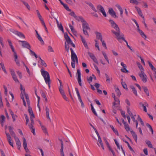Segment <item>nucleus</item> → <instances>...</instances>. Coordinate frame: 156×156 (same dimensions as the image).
Segmentation results:
<instances>
[{
    "mask_svg": "<svg viewBox=\"0 0 156 156\" xmlns=\"http://www.w3.org/2000/svg\"><path fill=\"white\" fill-rule=\"evenodd\" d=\"M41 72L46 83L48 84V87L50 89V88L51 80L49 73L46 71L44 70L43 69H41Z\"/></svg>",
    "mask_w": 156,
    "mask_h": 156,
    "instance_id": "obj_1",
    "label": "nucleus"
},
{
    "mask_svg": "<svg viewBox=\"0 0 156 156\" xmlns=\"http://www.w3.org/2000/svg\"><path fill=\"white\" fill-rule=\"evenodd\" d=\"M112 27L115 29L116 32L114 30H112V32L116 36H119L120 34V29L118 25L112 20H109Z\"/></svg>",
    "mask_w": 156,
    "mask_h": 156,
    "instance_id": "obj_2",
    "label": "nucleus"
},
{
    "mask_svg": "<svg viewBox=\"0 0 156 156\" xmlns=\"http://www.w3.org/2000/svg\"><path fill=\"white\" fill-rule=\"evenodd\" d=\"M82 28L84 34L87 37H88L89 35L88 33L87 30H89L90 31V29L88 23L82 25Z\"/></svg>",
    "mask_w": 156,
    "mask_h": 156,
    "instance_id": "obj_3",
    "label": "nucleus"
},
{
    "mask_svg": "<svg viewBox=\"0 0 156 156\" xmlns=\"http://www.w3.org/2000/svg\"><path fill=\"white\" fill-rule=\"evenodd\" d=\"M140 77L141 78L142 81L144 83H146L147 81V77L146 75L144 73V71H141V72L139 74Z\"/></svg>",
    "mask_w": 156,
    "mask_h": 156,
    "instance_id": "obj_4",
    "label": "nucleus"
},
{
    "mask_svg": "<svg viewBox=\"0 0 156 156\" xmlns=\"http://www.w3.org/2000/svg\"><path fill=\"white\" fill-rule=\"evenodd\" d=\"M10 71L14 80L16 82L18 83H19V81L17 78L14 70L12 69H10Z\"/></svg>",
    "mask_w": 156,
    "mask_h": 156,
    "instance_id": "obj_5",
    "label": "nucleus"
},
{
    "mask_svg": "<svg viewBox=\"0 0 156 156\" xmlns=\"http://www.w3.org/2000/svg\"><path fill=\"white\" fill-rule=\"evenodd\" d=\"M19 42H21L22 43V46L23 47L27 48L28 49H30L31 48V46L30 44L26 41H21L19 40Z\"/></svg>",
    "mask_w": 156,
    "mask_h": 156,
    "instance_id": "obj_6",
    "label": "nucleus"
},
{
    "mask_svg": "<svg viewBox=\"0 0 156 156\" xmlns=\"http://www.w3.org/2000/svg\"><path fill=\"white\" fill-rule=\"evenodd\" d=\"M77 74L78 76L77 80L78 83L80 86H82L81 80V74L80 70L79 69L77 70Z\"/></svg>",
    "mask_w": 156,
    "mask_h": 156,
    "instance_id": "obj_7",
    "label": "nucleus"
},
{
    "mask_svg": "<svg viewBox=\"0 0 156 156\" xmlns=\"http://www.w3.org/2000/svg\"><path fill=\"white\" fill-rule=\"evenodd\" d=\"M5 133L6 135L7 140L9 144L12 146V147H13V142L11 140V137L9 133H7L6 132H5Z\"/></svg>",
    "mask_w": 156,
    "mask_h": 156,
    "instance_id": "obj_8",
    "label": "nucleus"
},
{
    "mask_svg": "<svg viewBox=\"0 0 156 156\" xmlns=\"http://www.w3.org/2000/svg\"><path fill=\"white\" fill-rule=\"evenodd\" d=\"M97 9H98L102 13L105 17H106L107 15L104 8L101 5H98L97 6Z\"/></svg>",
    "mask_w": 156,
    "mask_h": 156,
    "instance_id": "obj_9",
    "label": "nucleus"
},
{
    "mask_svg": "<svg viewBox=\"0 0 156 156\" xmlns=\"http://www.w3.org/2000/svg\"><path fill=\"white\" fill-rule=\"evenodd\" d=\"M9 132L12 136L14 137V139L17 138L16 136L15 133L13 131V128L11 126H9Z\"/></svg>",
    "mask_w": 156,
    "mask_h": 156,
    "instance_id": "obj_10",
    "label": "nucleus"
},
{
    "mask_svg": "<svg viewBox=\"0 0 156 156\" xmlns=\"http://www.w3.org/2000/svg\"><path fill=\"white\" fill-rule=\"evenodd\" d=\"M108 12L109 14L113 17L115 16V18H117L118 16L116 15L115 12L113 10L112 8L109 9Z\"/></svg>",
    "mask_w": 156,
    "mask_h": 156,
    "instance_id": "obj_11",
    "label": "nucleus"
},
{
    "mask_svg": "<svg viewBox=\"0 0 156 156\" xmlns=\"http://www.w3.org/2000/svg\"><path fill=\"white\" fill-rule=\"evenodd\" d=\"M87 53L91 59H92L94 62L98 64V62L94 54L90 52H88Z\"/></svg>",
    "mask_w": 156,
    "mask_h": 156,
    "instance_id": "obj_12",
    "label": "nucleus"
},
{
    "mask_svg": "<svg viewBox=\"0 0 156 156\" xmlns=\"http://www.w3.org/2000/svg\"><path fill=\"white\" fill-rule=\"evenodd\" d=\"M95 33L96 35V38L97 39H100L101 41H102L103 38L101 33L97 31Z\"/></svg>",
    "mask_w": 156,
    "mask_h": 156,
    "instance_id": "obj_13",
    "label": "nucleus"
},
{
    "mask_svg": "<svg viewBox=\"0 0 156 156\" xmlns=\"http://www.w3.org/2000/svg\"><path fill=\"white\" fill-rule=\"evenodd\" d=\"M15 140L16 142V144L17 146L18 149L19 150H20V147H21V144L19 139L18 137H17L15 139Z\"/></svg>",
    "mask_w": 156,
    "mask_h": 156,
    "instance_id": "obj_14",
    "label": "nucleus"
},
{
    "mask_svg": "<svg viewBox=\"0 0 156 156\" xmlns=\"http://www.w3.org/2000/svg\"><path fill=\"white\" fill-rule=\"evenodd\" d=\"M76 19L79 21H81L83 23L82 25L87 23L82 16H77V18Z\"/></svg>",
    "mask_w": 156,
    "mask_h": 156,
    "instance_id": "obj_15",
    "label": "nucleus"
},
{
    "mask_svg": "<svg viewBox=\"0 0 156 156\" xmlns=\"http://www.w3.org/2000/svg\"><path fill=\"white\" fill-rule=\"evenodd\" d=\"M58 81H59V83H60V86L59 87V91L61 94L62 95L63 94H65V93L64 91V90H63L61 88V86H62V83L61 81V80H59L58 79Z\"/></svg>",
    "mask_w": 156,
    "mask_h": 156,
    "instance_id": "obj_16",
    "label": "nucleus"
},
{
    "mask_svg": "<svg viewBox=\"0 0 156 156\" xmlns=\"http://www.w3.org/2000/svg\"><path fill=\"white\" fill-rule=\"evenodd\" d=\"M116 7L117 8L120 12V16L122 17H123V10L121 6L119 4H116L115 5Z\"/></svg>",
    "mask_w": 156,
    "mask_h": 156,
    "instance_id": "obj_17",
    "label": "nucleus"
},
{
    "mask_svg": "<svg viewBox=\"0 0 156 156\" xmlns=\"http://www.w3.org/2000/svg\"><path fill=\"white\" fill-rule=\"evenodd\" d=\"M45 110L46 112V115L47 118L51 121V119L49 117V109L47 106H46Z\"/></svg>",
    "mask_w": 156,
    "mask_h": 156,
    "instance_id": "obj_18",
    "label": "nucleus"
},
{
    "mask_svg": "<svg viewBox=\"0 0 156 156\" xmlns=\"http://www.w3.org/2000/svg\"><path fill=\"white\" fill-rule=\"evenodd\" d=\"M5 117L4 115H2L0 117V123L2 127L4 126V122L5 121Z\"/></svg>",
    "mask_w": 156,
    "mask_h": 156,
    "instance_id": "obj_19",
    "label": "nucleus"
},
{
    "mask_svg": "<svg viewBox=\"0 0 156 156\" xmlns=\"http://www.w3.org/2000/svg\"><path fill=\"white\" fill-rule=\"evenodd\" d=\"M28 111L29 115L30 116V117H34V116L33 111H32V108L30 107V106H29L28 107Z\"/></svg>",
    "mask_w": 156,
    "mask_h": 156,
    "instance_id": "obj_20",
    "label": "nucleus"
},
{
    "mask_svg": "<svg viewBox=\"0 0 156 156\" xmlns=\"http://www.w3.org/2000/svg\"><path fill=\"white\" fill-rule=\"evenodd\" d=\"M80 37L85 47L87 48H88V46L87 43L86 42L85 40L83 38V36L81 35L80 36Z\"/></svg>",
    "mask_w": 156,
    "mask_h": 156,
    "instance_id": "obj_21",
    "label": "nucleus"
},
{
    "mask_svg": "<svg viewBox=\"0 0 156 156\" xmlns=\"http://www.w3.org/2000/svg\"><path fill=\"white\" fill-rule=\"evenodd\" d=\"M130 88L132 89V91L134 94L136 96H138L137 91L135 87L133 85L130 86Z\"/></svg>",
    "mask_w": 156,
    "mask_h": 156,
    "instance_id": "obj_22",
    "label": "nucleus"
},
{
    "mask_svg": "<svg viewBox=\"0 0 156 156\" xmlns=\"http://www.w3.org/2000/svg\"><path fill=\"white\" fill-rule=\"evenodd\" d=\"M117 37V39L118 40L121 39L124 41H125L126 43H127V41L125 39L124 37V35L123 34H122L120 35V34H119V36H116Z\"/></svg>",
    "mask_w": 156,
    "mask_h": 156,
    "instance_id": "obj_23",
    "label": "nucleus"
},
{
    "mask_svg": "<svg viewBox=\"0 0 156 156\" xmlns=\"http://www.w3.org/2000/svg\"><path fill=\"white\" fill-rule=\"evenodd\" d=\"M130 132L133 137V138L135 140L136 142H137V135L135 133V132H134L133 130L130 131Z\"/></svg>",
    "mask_w": 156,
    "mask_h": 156,
    "instance_id": "obj_24",
    "label": "nucleus"
},
{
    "mask_svg": "<svg viewBox=\"0 0 156 156\" xmlns=\"http://www.w3.org/2000/svg\"><path fill=\"white\" fill-rule=\"evenodd\" d=\"M147 62L149 64V66L151 67L152 70L154 71L156 73V69L152 65L151 63L149 61H147Z\"/></svg>",
    "mask_w": 156,
    "mask_h": 156,
    "instance_id": "obj_25",
    "label": "nucleus"
},
{
    "mask_svg": "<svg viewBox=\"0 0 156 156\" xmlns=\"http://www.w3.org/2000/svg\"><path fill=\"white\" fill-rule=\"evenodd\" d=\"M110 126L115 135H117V136H119V133L118 130L116 129H115L113 126L110 125Z\"/></svg>",
    "mask_w": 156,
    "mask_h": 156,
    "instance_id": "obj_26",
    "label": "nucleus"
},
{
    "mask_svg": "<svg viewBox=\"0 0 156 156\" xmlns=\"http://www.w3.org/2000/svg\"><path fill=\"white\" fill-rule=\"evenodd\" d=\"M142 88L143 89L144 92L146 94L147 96H149V94L148 91V90L146 87L142 86Z\"/></svg>",
    "mask_w": 156,
    "mask_h": 156,
    "instance_id": "obj_27",
    "label": "nucleus"
},
{
    "mask_svg": "<svg viewBox=\"0 0 156 156\" xmlns=\"http://www.w3.org/2000/svg\"><path fill=\"white\" fill-rule=\"evenodd\" d=\"M37 13V16L39 18L40 20L41 21V22L43 21H44L41 16L39 11L38 10H36Z\"/></svg>",
    "mask_w": 156,
    "mask_h": 156,
    "instance_id": "obj_28",
    "label": "nucleus"
},
{
    "mask_svg": "<svg viewBox=\"0 0 156 156\" xmlns=\"http://www.w3.org/2000/svg\"><path fill=\"white\" fill-rule=\"evenodd\" d=\"M16 34L20 37H23L24 38H25V36L22 33L20 32L16 31Z\"/></svg>",
    "mask_w": 156,
    "mask_h": 156,
    "instance_id": "obj_29",
    "label": "nucleus"
},
{
    "mask_svg": "<svg viewBox=\"0 0 156 156\" xmlns=\"http://www.w3.org/2000/svg\"><path fill=\"white\" fill-rule=\"evenodd\" d=\"M115 101L117 102V103H116L115 102H114L113 103V106H115L117 104H119L120 103V101L119 99L117 98H114Z\"/></svg>",
    "mask_w": 156,
    "mask_h": 156,
    "instance_id": "obj_30",
    "label": "nucleus"
},
{
    "mask_svg": "<svg viewBox=\"0 0 156 156\" xmlns=\"http://www.w3.org/2000/svg\"><path fill=\"white\" fill-rule=\"evenodd\" d=\"M0 65L2 69L3 70V71L4 72V73L5 74H7V72L5 69V67L4 66V63L1 62L0 63Z\"/></svg>",
    "mask_w": 156,
    "mask_h": 156,
    "instance_id": "obj_31",
    "label": "nucleus"
},
{
    "mask_svg": "<svg viewBox=\"0 0 156 156\" xmlns=\"http://www.w3.org/2000/svg\"><path fill=\"white\" fill-rule=\"evenodd\" d=\"M23 147L24 149H26V148H27V143L25 138L24 137L23 138Z\"/></svg>",
    "mask_w": 156,
    "mask_h": 156,
    "instance_id": "obj_32",
    "label": "nucleus"
},
{
    "mask_svg": "<svg viewBox=\"0 0 156 156\" xmlns=\"http://www.w3.org/2000/svg\"><path fill=\"white\" fill-rule=\"evenodd\" d=\"M146 143L147 144V145H148V147H149L152 148H153V146H152L151 142L150 141L148 140H146Z\"/></svg>",
    "mask_w": 156,
    "mask_h": 156,
    "instance_id": "obj_33",
    "label": "nucleus"
},
{
    "mask_svg": "<svg viewBox=\"0 0 156 156\" xmlns=\"http://www.w3.org/2000/svg\"><path fill=\"white\" fill-rule=\"evenodd\" d=\"M23 94H24V95H25L26 100L29 99V98L28 95L26 93L25 89H23V90L22 91L21 94H23Z\"/></svg>",
    "mask_w": 156,
    "mask_h": 156,
    "instance_id": "obj_34",
    "label": "nucleus"
},
{
    "mask_svg": "<svg viewBox=\"0 0 156 156\" xmlns=\"http://www.w3.org/2000/svg\"><path fill=\"white\" fill-rule=\"evenodd\" d=\"M139 33L140 34V35L143 38L146 39L147 38V37L146 35L144 34V33L141 30H139Z\"/></svg>",
    "mask_w": 156,
    "mask_h": 156,
    "instance_id": "obj_35",
    "label": "nucleus"
},
{
    "mask_svg": "<svg viewBox=\"0 0 156 156\" xmlns=\"http://www.w3.org/2000/svg\"><path fill=\"white\" fill-rule=\"evenodd\" d=\"M98 142L101 145V146L102 148V149L104 150L105 149L104 147L103 144L102 142V141L101 140V137H100L99 138H98Z\"/></svg>",
    "mask_w": 156,
    "mask_h": 156,
    "instance_id": "obj_36",
    "label": "nucleus"
},
{
    "mask_svg": "<svg viewBox=\"0 0 156 156\" xmlns=\"http://www.w3.org/2000/svg\"><path fill=\"white\" fill-rule=\"evenodd\" d=\"M37 37L39 40L41 42L42 44H44V42L40 35L37 36Z\"/></svg>",
    "mask_w": 156,
    "mask_h": 156,
    "instance_id": "obj_37",
    "label": "nucleus"
},
{
    "mask_svg": "<svg viewBox=\"0 0 156 156\" xmlns=\"http://www.w3.org/2000/svg\"><path fill=\"white\" fill-rule=\"evenodd\" d=\"M102 53L106 60L107 62L109 64V61L108 59V58L106 54L105 53L104 51H102Z\"/></svg>",
    "mask_w": 156,
    "mask_h": 156,
    "instance_id": "obj_38",
    "label": "nucleus"
},
{
    "mask_svg": "<svg viewBox=\"0 0 156 156\" xmlns=\"http://www.w3.org/2000/svg\"><path fill=\"white\" fill-rule=\"evenodd\" d=\"M136 64L138 66V67L140 69V70L141 72V71H142V70H143V71H144V69L143 67V66L140 62H136Z\"/></svg>",
    "mask_w": 156,
    "mask_h": 156,
    "instance_id": "obj_39",
    "label": "nucleus"
},
{
    "mask_svg": "<svg viewBox=\"0 0 156 156\" xmlns=\"http://www.w3.org/2000/svg\"><path fill=\"white\" fill-rule=\"evenodd\" d=\"M115 90L117 93V95L119 97V96L121 95V93L120 92L119 88L118 87L116 88L115 89Z\"/></svg>",
    "mask_w": 156,
    "mask_h": 156,
    "instance_id": "obj_40",
    "label": "nucleus"
},
{
    "mask_svg": "<svg viewBox=\"0 0 156 156\" xmlns=\"http://www.w3.org/2000/svg\"><path fill=\"white\" fill-rule=\"evenodd\" d=\"M137 119L138 121H139L140 122L142 126H144V123L143 121H142L141 118H140V116L139 115H138Z\"/></svg>",
    "mask_w": 156,
    "mask_h": 156,
    "instance_id": "obj_41",
    "label": "nucleus"
},
{
    "mask_svg": "<svg viewBox=\"0 0 156 156\" xmlns=\"http://www.w3.org/2000/svg\"><path fill=\"white\" fill-rule=\"evenodd\" d=\"M125 143H126L127 144L128 146L129 149V150L130 151H133L134 152V150H133V148L130 146L129 143L127 141H125Z\"/></svg>",
    "mask_w": 156,
    "mask_h": 156,
    "instance_id": "obj_42",
    "label": "nucleus"
},
{
    "mask_svg": "<svg viewBox=\"0 0 156 156\" xmlns=\"http://www.w3.org/2000/svg\"><path fill=\"white\" fill-rule=\"evenodd\" d=\"M130 2L136 5H138L139 3L138 2L137 0H130Z\"/></svg>",
    "mask_w": 156,
    "mask_h": 156,
    "instance_id": "obj_43",
    "label": "nucleus"
},
{
    "mask_svg": "<svg viewBox=\"0 0 156 156\" xmlns=\"http://www.w3.org/2000/svg\"><path fill=\"white\" fill-rule=\"evenodd\" d=\"M58 29L60 30L61 31H62V32L63 33H64V29L63 27V26H62V24L61 23H60L59 25H58Z\"/></svg>",
    "mask_w": 156,
    "mask_h": 156,
    "instance_id": "obj_44",
    "label": "nucleus"
},
{
    "mask_svg": "<svg viewBox=\"0 0 156 156\" xmlns=\"http://www.w3.org/2000/svg\"><path fill=\"white\" fill-rule=\"evenodd\" d=\"M76 55L73 56H71V58L72 59V62L71 63H75V59H76Z\"/></svg>",
    "mask_w": 156,
    "mask_h": 156,
    "instance_id": "obj_45",
    "label": "nucleus"
},
{
    "mask_svg": "<svg viewBox=\"0 0 156 156\" xmlns=\"http://www.w3.org/2000/svg\"><path fill=\"white\" fill-rule=\"evenodd\" d=\"M122 85L124 89H126V90H128V89L127 87L126 84L124 82H121Z\"/></svg>",
    "mask_w": 156,
    "mask_h": 156,
    "instance_id": "obj_46",
    "label": "nucleus"
},
{
    "mask_svg": "<svg viewBox=\"0 0 156 156\" xmlns=\"http://www.w3.org/2000/svg\"><path fill=\"white\" fill-rule=\"evenodd\" d=\"M126 108L127 110V112L129 114L130 116L133 115V114L130 111L129 107V106H126Z\"/></svg>",
    "mask_w": 156,
    "mask_h": 156,
    "instance_id": "obj_47",
    "label": "nucleus"
},
{
    "mask_svg": "<svg viewBox=\"0 0 156 156\" xmlns=\"http://www.w3.org/2000/svg\"><path fill=\"white\" fill-rule=\"evenodd\" d=\"M69 27L71 30V31L73 32V33H76V31H75V29H74L73 27L70 24H69Z\"/></svg>",
    "mask_w": 156,
    "mask_h": 156,
    "instance_id": "obj_48",
    "label": "nucleus"
},
{
    "mask_svg": "<svg viewBox=\"0 0 156 156\" xmlns=\"http://www.w3.org/2000/svg\"><path fill=\"white\" fill-rule=\"evenodd\" d=\"M95 42V46L97 48L99 51H100V49L99 48V46L98 45V41L96 40H94Z\"/></svg>",
    "mask_w": 156,
    "mask_h": 156,
    "instance_id": "obj_49",
    "label": "nucleus"
},
{
    "mask_svg": "<svg viewBox=\"0 0 156 156\" xmlns=\"http://www.w3.org/2000/svg\"><path fill=\"white\" fill-rule=\"evenodd\" d=\"M125 128L127 131H129V130L130 128L128 124L127 123L126 124L124 125Z\"/></svg>",
    "mask_w": 156,
    "mask_h": 156,
    "instance_id": "obj_50",
    "label": "nucleus"
},
{
    "mask_svg": "<svg viewBox=\"0 0 156 156\" xmlns=\"http://www.w3.org/2000/svg\"><path fill=\"white\" fill-rule=\"evenodd\" d=\"M93 77L91 76L87 77V80L89 83H90L92 81Z\"/></svg>",
    "mask_w": 156,
    "mask_h": 156,
    "instance_id": "obj_51",
    "label": "nucleus"
},
{
    "mask_svg": "<svg viewBox=\"0 0 156 156\" xmlns=\"http://www.w3.org/2000/svg\"><path fill=\"white\" fill-rule=\"evenodd\" d=\"M24 116L25 117V119H26V125H27L28 122H29V117L26 114H24Z\"/></svg>",
    "mask_w": 156,
    "mask_h": 156,
    "instance_id": "obj_52",
    "label": "nucleus"
},
{
    "mask_svg": "<svg viewBox=\"0 0 156 156\" xmlns=\"http://www.w3.org/2000/svg\"><path fill=\"white\" fill-rule=\"evenodd\" d=\"M23 3L26 6L27 8L29 10H30V7L28 3L25 2L24 1L23 2Z\"/></svg>",
    "mask_w": 156,
    "mask_h": 156,
    "instance_id": "obj_53",
    "label": "nucleus"
},
{
    "mask_svg": "<svg viewBox=\"0 0 156 156\" xmlns=\"http://www.w3.org/2000/svg\"><path fill=\"white\" fill-rule=\"evenodd\" d=\"M70 15L75 18V19L77 18V16L75 14L74 12H72L70 13Z\"/></svg>",
    "mask_w": 156,
    "mask_h": 156,
    "instance_id": "obj_54",
    "label": "nucleus"
},
{
    "mask_svg": "<svg viewBox=\"0 0 156 156\" xmlns=\"http://www.w3.org/2000/svg\"><path fill=\"white\" fill-rule=\"evenodd\" d=\"M41 23L42 25L44 26L45 28V30L46 31V32H47V33H48V29L46 27V26L45 25V24L44 21H43L42 22H41Z\"/></svg>",
    "mask_w": 156,
    "mask_h": 156,
    "instance_id": "obj_55",
    "label": "nucleus"
},
{
    "mask_svg": "<svg viewBox=\"0 0 156 156\" xmlns=\"http://www.w3.org/2000/svg\"><path fill=\"white\" fill-rule=\"evenodd\" d=\"M16 73H17V74L19 76V78L20 79H21L22 78V73L19 71H17Z\"/></svg>",
    "mask_w": 156,
    "mask_h": 156,
    "instance_id": "obj_56",
    "label": "nucleus"
},
{
    "mask_svg": "<svg viewBox=\"0 0 156 156\" xmlns=\"http://www.w3.org/2000/svg\"><path fill=\"white\" fill-rule=\"evenodd\" d=\"M63 6L64 7V8L68 11H70L71 10L69 8L68 6L66 4H64L63 5Z\"/></svg>",
    "mask_w": 156,
    "mask_h": 156,
    "instance_id": "obj_57",
    "label": "nucleus"
},
{
    "mask_svg": "<svg viewBox=\"0 0 156 156\" xmlns=\"http://www.w3.org/2000/svg\"><path fill=\"white\" fill-rule=\"evenodd\" d=\"M145 106H144L143 108H144V111L145 112H147V108H146V106L147 107L148 106V104L147 103H145Z\"/></svg>",
    "mask_w": 156,
    "mask_h": 156,
    "instance_id": "obj_58",
    "label": "nucleus"
},
{
    "mask_svg": "<svg viewBox=\"0 0 156 156\" xmlns=\"http://www.w3.org/2000/svg\"><path fill=\"white\" fill-rule=\"evenodd\" d=\"M41 64L42 66H44V67H46L47 66L45 62L43 60H41Z\"/></svg>",
    "mask_w": 156,
    "mask_h": 156,
    "instance_id": "obj_59",
    "label": "nucleus"
},
{
    "mask_svg": "<svg viewBox=\"0 0 156 156\" xmlns=\"http://www.w3.org/2000/svg\"><path fill=\"white\" fill-rule=\"evenodd\" d=\"M48 51L49 52H54V50L52 47L51 46H49L48 47Z\"/></svg>",
    "mask_w": 156,
    "mask_h": 156,
    "instance_id": "obj_60",
    "label": "nucleus"
},
{
    "mask_svg": "<svg viewBox=\"0 0 156 156\" xmlns=\"http://www.w3.org/2000/svg\"><path fill=\"white\" fill-rule=\"evenodd\" d=\"M66 42H67V43L68 44H70V43L72 42L71 39H70V38L69 37L68 38H67V39H66Z\"/></svg>",
    "mask_w": 156,
    "mask_h": 156,
    "instance_id": "obj_61",
    "label": "nucleus"
},
{
    "mask_svg": "<svg viewBox=\"0 0 156 156\" xmlns=\"http://www.w3.org/2000/svg\"><path fill=\"white\" fill-rule=\"evenodd\" d=\"M105 75L106 78V81L109 82L110 81V78H109L108 76L106 73H105Z\"/></svg>",
    "mask_w": 156,
    "mask_h": 156,
    "instance_id": "obj_62",
    "label": "nucleus"
},
{
    "mask_svg": "<svg viewBox=\"0 0 156 156\" xmlns=\"http://www.w3.org/2000/svg\"><path fill=\"white\" fill-rule=\"evenodd\" d=\"M138 14H139V15L141 17L143 18V19H144V16H143L142 13V12H141V10L139 12H138Z\"/></svg>",
    "mask_w": 156,
    "mask_h": 156,
    "instance_id": "obj_63",
    "label": "nucleus"
},
{
    "mask_svg": "<svg viewBox=\"0 0 156 156\" xmlns=\"http://www.w3.org/2000/svg\"><path fill=\"white\" fill-rule=\"evenodd\" d=\"M101 41L102 42L103 46L104 47H105L106 49H107L106 45L104 41L103 40H102V41Z\"/></svg>",
    "mask_w": 156,
    "mask_h": 156,
    "instance_id": "obj_64",
    "label": "nucleus"
}]
</instances>
